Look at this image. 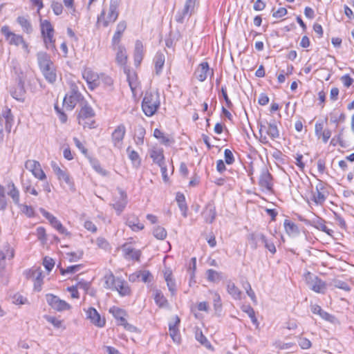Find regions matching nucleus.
Masks as SVG:
<instances>
[{
  "label": "nucleus",
  "mask_w": 354,
  "mask_h": 354,
  "mask_svg": "<svg viewBox=\"0 0 354 354\" xmlns=\"http://www.w3.org/2000/svg\"><path fill=\"white\" fill-rule=\"evenodd\" d=\"M8 195L11 197L12 201L19 205V191L12 182L7 185Z\"/></svg>",
  "instance_id": "nucleus-31"
},
{
  "label": "nucleus",
  "mask_w": 354,
  "mask_h": 354,
  "mask_svg": "<svg viewBox=\"0 0 354 354\" xmlns=\"http://www.w3.org/2000/svg\"><path fill=\"white\" fill-rule=\"evenodd\" d=\"M28 278L31 279L34 282V289L40 291L43 283L42 271L39 268L29 270L26 272Z\"/></svg>",
  "instance_id": "nucleus-18"
},
{
  "label": "nucleus",
  "mask_w": 354,
  "mask_h": 354,
  "mask_svg": "<svg viewBox=\"0 0 354 354\" xmlns=\"http://www.w3.org/2000/svg\"><path fill=\"white\" fill-rule=\"evenodd\" d=\"M259 184L263 191L270 192L272 189V176L266 168H263L261 171Z\"/></svg>",
  "instance_id": "nucleus-20"
},
{
  "label": "nucleus",
  "mask_w": 354,
  "mask_h": 354,
  "mask_svg": "<svg viewBox=\"0 0 354 354\" xmlns=\"http://www.w3.org/2000/svg\"><path fill=\"white\" fill-rule=\"evenodd\" d=\"M178 207L184 217L187 216V206L185 203V196L181 193H177L176 197Z\"/></svg>",
  "instance_id": "nucleus-48"
},
{
  "label": "nucleus",
  "mask_w": 354,
  "mask_h": 354,
  "mask_svg": "<svg viewBox=\"0 0 354 354\" xmlns=\"http://www.w3.org/2000/svg\"><path fill=\"white\" fill-rule=\"evenodd\" d=\"M143 57V45L140 41H136L135 44L134 61L136 65H139Z\"/></svg>",
  "instance_id": "nucleus-38"
},
{
  "label": "nucleus",
  "mask_w": 354,
  "mask_h": 354,
  "mask_svg": "<svg viewBox=\"0 0 354 354\" xmlns=\"http://www.w3.org/2000/svg\"><path fill=\"white\" fill-rule=\"evenodd\" d=\"M81 268V265H74L67 267L66 269H61V273L62 274H72L75 273L78 271H80Z\"/></svg>",
  "instance_id": "nucleus-60"
},
{
  "label": "nucleus",
  "mask_w": 354,
  "mask_h": 354,
  "mask_svg": "<svg viewBox=\"0 0 354 354\" xmlns=\"http://www.w3.org/2000/svg\"><path fill=\"white\" fill-rule=\"evenodd\" d=\"M119 2L118 0H111L108 8L105 7L97 17V24L104 27L113 23L118 17V8Z\"/></svg>",
  "instance_id": "nucleus-4"
},
{
  "label": "nucleus",
  "mask_w": 354,
  "mask_h": 354,
  "mask_svg": "<svg viewBox=\"0 0 354 354\" xmlns=\"http://www.w3.org/2000/svg\"><path fill=\"white\" fill-rule=\"evenodd\" d=\"M95 243L99 248L104 251H110L111 249L109 243L103 237L97 238Z\"/></svg>",
  "instance_id": "nucleus-52"
},
{
  "label": "nucleus",
  "mask_w": 354,
  "mask_h": 354,
  "mask_svg": "<svg viewBox=\"0 0 354 354\" xmlns=\"http://www.w3.org/2000/svg\"><path fill=\"white\" fill-rule=\"evenodd\" d=\"M273 346L275 347V348L280 349V350H288L292 348V347L295 346V344L294 343H285L282 341L277 340L274 342L273 344Z\"/></svg>",
  "instance_id": "nucleus-56"
},
{
  "label": "nucleus",
  "mask_w": 354,
  "mask_h": 354,
  "mask_svg": "<svg viewBox=\"0 0 354 354\" xmlns=\"http://www.w3.org/2000/svg\"><path fill=\"white\" fill-rule=\"evenodd\" d=\"M44 318L48 322L50 323L55 328L64 329L65 328V327L63 325L62 320H60L55 317L50 315H45Z\"/></svg>",
  "instance_id": "nucleus-49"
},
{
  "label": "nucleus",
  "mask_w": 354,
  "mask_h": 354,
  "mask_svg": "<svg viewBox=\"0 0 354 354\" xmlns=\"http://www.w3.org/2000/svg\"><path fill=\"white\" fill-rule=\"evenodd\" d=\"M137 277L145 283L151 281L153 278L151 274L148 270H140L137 272Z\"/></svg>",
  "instance_id": "nucleus-55"
},
{
  "label": "nucleus",
  "mask_w": 354,
  "mask_h": 354,
  "mask_svg": "<svg viewBox=\"0 0 354 354\" xmlns=\"http://www.w3.org/2000/svg\"><path fill=\"white\" fill-rule=\"evenodd\" d=\"M50 165L57 179L60 178L62 176H64V174L68 171L66 169L61 168L58 164L54 161L51 162Z\"/></svg>",
  "instance_id": "nucleus-54"
},
{
  "label": "nucleus",
  "mask_w": 354,
  "mask_h": 354,
  "mask_svg": "<svg viewBox=\"0 0 354 354\" xmlns=\"http://www.w3.org/2000/svg\"><path fill=\"white\" fill-rule=\"evenodd\" d=\"M17 23L21 26L23 31L27 34L32 32V25L30 21L25 17H19L17 19Z\"/></svg>",
  "instance_id": "nucleus-41"
},
{
  "label": "nucleus",
  "mask_w": 354,
  "mask_h": 354,
  "mask_svg": "<svg viewBox=\"0 0 354 354\" xmlns=\"http://www.w3.org/2000/svg\"><path fill=\"white\" fill-rule=\"evenodd\" d=\"M81 106L82 107L77 116L78 123L83 126L84 128H94L95 122L93 118L95 115V112L93 109L86 102H81Z\"/></svg>",
  "instance_id": "nucleus-6"
},
{
  "label": "nucleus",
  "mask_w": 354,
  "mask_h": 354,
  "mask_svg": "<svg viewBox=\"0 0 354 354\" xmlns=\"http://www.w3.org/2000/svg\"><path fill=\"white\" fill-rule=\"evenodd\" d=\"M160 105V95L156 90H150L145 93L142 102V109L144 113L151 117L153 115Z\"/></svg>",
  "instance_id": "nucleus-2"
},
{
  "label": "nucleus",
  "mask_w": 354,
  "mask_h": 354,
  "mask_svg": "<svg viewBox=\"0 0 354 354\" xmlns=\"http://www.w3.org/2000/svg\"><path fill=\"white\" fill-rule=\"evenodd\" d=\"M153 236L159 240H164L167 237V231L160 226H156L153 230Z\"/></svg>",
  "instance_id": "nucleus-51"
},
{
  "label": "nucleus",
  "mask_w": 354,
  "mask_h": 354,
  "mask_svg": "<svg viewBox=\"0 0 354 354\" xmlns=\"http://www.w3.org/2000/svg\"><path fill=\"white\" fill-rule=\"evenodd\" d=\"M328 192L324 184L319 181L315 186V190L312 192L311 201L316 205H322L327 198Z\"/></svg>",
  "instance_id": "nucleus-11"
},
{
  "label": "nucleus",
  "mask_w": 354,
  "mask_h": 354,
  "mask_svg": "<svg viewBox=\"0 0 354 354\" xmlns=\"http://www.w3.org/2000/svg\"><path fill=\"white\" fill-rule=\"evenodd\" d=\"M123 256L127 259L139 260L141 252L129 245H124L122 248Z\"/></svg>",
  "instance_id": "nucleus-27"
},
{
  "label": "nucleus",
  "mask_w": 354,
  "mask_h": 354,
  "mask_svg": "<svg viewBox=\"0 0 354 354\" xmlns=\"http://www.w3.org/2000/svg\"><path fill=\"white\" fill-rule=\"evenodd\" d=\"M298 344L302 349H308L311 347V342L306 337H299Z\"/></svg>",
  "instance_id": "nucleus-64"
},
{
  "label": "nucleus",
  "mask_w": 354,
  "mask_h": 354,
  "mask_svg": "<svg viewBox=\"0 0 354 354\" xmlns=\"http://www.w3.org/2000/svg\"><path fill=\"white\" fill-rule=\"evenodd\" d=\"M84 310L86 313V319L89 320L92 324L98 328H102L105 326V318L102 317L95 308L90 307Z\"/></svg>",
  "instance_id": "nucleus-15"
},
{
  "label": "nucleus",
  "mask_w": 354,
  "mask_h": 354,
  "mask_svg": "<svg viewBox=\"0 0 354 354\" xmlns=\"http://www.w3.org/2000/svg\"><path fill=\"white\" fill-rule=\"evenodd\" d=\"M58 180L64 182L71 191L75 190L74 181L68 171Z\"/></svg>",
  "instance_id": "nucleus-53"
},
{
  "label": "nucleus",
  "mask_w": 354,
  "mask_h": 354,
  "mask_svg": "<svg viewBox=\"0 0 354 354\" xmlns=\"http://www.w3.org/2000/svg\"><path fill=\"white\" fill-rule=\"evenodd\" d=\"M196 339L200 342L203 346L209 350H213V347L206 337L203 334L201 330H196L195 333Z\"/></svg>",
  "instance_id": "nucleus-44"
},
{
  "label": "nucleus",
  "mask_w": 354,
  "mask_h": 354,
  "mask_svg": "<svg viewBox=\"0 0 354 354\" xmlns=\"http://www.w3.org/2000/svg\"><path fill=\"white\" fill-rule=\"evenodd\" d=\"M260 140L263 143L268 142L266 134L272 139L279 138V133L275 124L266 123L259 124Z\"/></svg>",
  "instance_id": "nucleus-9"
},
{
  "label": "nucleus",
  "mask_w": 354,
  "mask_h": 354,
  "mask_svg": "<svg viewBox=\"0 0 354 354\" xmlns=\"http://www.w3.org/2000/svg\"><path fill=\"white\" fill-rule=\"evenodd\" d=\"M21 186L25 193H29L34 196L38 195V192L32 186V181L30 178H25L24 176H21Z\"/></svg>",
  "instance_id": "nucleus-35"
},
{
  "label": "nucleus",
  "mask_w": 354,
  "mask_h": 354,
  "mask_svg": "<svg viewBox=\"0 0 354 354\" xmlns=\"http://www.w3.org/2000/svg\"><path fill=\"white\" fill-rule=\"evenodd\" d=\"M15 257V249L9 243L4 244L0 248V270H4L6 260H11Z\"/></svg>",
  "instance_id": "nucleus-17"
},
{
  "label": "nucleus",
  "mask_w": 354,
  "mask_h": 354,
  "mask_svg": "<svg viewBox=\"0 0 354 354\" xmlns=\"http://www.w3.org/2000/svg\"><path fill=\"white\" fill-rule=\"evenodd\" d=\"M41 32L46 48L55 50L54 28L48 20H40Z\"/></svg>",
  "instance_id": "nucleus-7"
},
{
  "label": "nucleus",
  "mask_w": 354,
  "mask_h": 354,
  "mask_svg": "<svg viewBox=\"0 0 354 354\" xmlns=\"http://www.w3.org/2000/svg\"><path fill=\"white\" fill-rule=\"evenodd\" d=\"M153 299L155 303L160 308H167L169 306V303L163 293L160 290H155L153 291Z\"/></svg>",
  "instance_id": "nucleus-30"
},
{
  "label": "nucleus",
  "mask_w": 354,
  "mask_h": 354,
  "mask_svg": "<svg viewBox=\"0 0 354 354\" xmlns=\"http://www.w3.org/2000/svg\"><path fill=\"white\" fill-rule=\"evenodd\" d=\"M308 224L328 234H330V232H332L326 226L325 221L319 217H316L308 221Z\"/></svg>",
  "instance_id": "nucleus-32"
},
{
  "label": "nucleus",
  "mask_w": 354,
  "mask_h": 354,
  "mask_svg": "<svg viewBox=\"0 0 354 354\" xmlns=\"http://www.w3.org/2000/svg\"><path fill=\"white\" fill-rule=\"evenodd\" d=\"M0 32L8 44L15 46H21L26 55L30 53L29 45L25 41L23 36L12 32L8 26H3L1 28Z\"/></svg>",
  "instance_id": "nucleus-3"
},
{
  "label": "nucleus",
  "mask_w": 354,
  "mask_h": 354,
  "mask_svg": "<svg viewBox=\"0 0 354 354\" xmlns=\"http://www.w3.org/2000/svg\"><path fill=\"white\" fill-rule=\"evenodd\" d=\"M127 79L132 92L135 94L138 87V82L135 73H128Z\"/></svg>",
  "instance_id": "nucleus-50"
},
{
  "label": "nucleus",
  "mask_w": 354,
  "mask_h": 354,
  "mask_svg": "<svg viewBox=\"0 0 354 354\" xmlns=\"http://www.w3.org/2000/svg\"><path fill=\"white\" fill-rule=\"evenodd\" d=\"M155 70L156 74H160L165 64V55L162 53H158L154 57Z\"/></svg>",
  "instance_id": "nucleus-43"
},
{
  "label": "nucleus",
  "mask_w": 354,
  "mask_h": 354,
  "mask_svg": "<svg viewBox=\"0 0 354 354\" xmlns=\"http://www.w3.org/2000/svg\"><path fill=\"white\" fill-rule=\"evenodd\" d=\"M126 133V127L121 124L117 126L111 134V142L114 147L121 149L123 145V140Z\"/></svg>",
  "instance_id": "nucleus-16"
},
{
  "label": "nucleus",
  "mask_w": 354,
  "mask_h": 354,
  "mask_svg": "<svg viewBox=\"0 0 354 354\" xmlns=\"http://www.w3.org/2000/svg\"><path fill=\"white\" fill-rule=\"evenodd\" d=\"M27 302V299L20 294H15L12 297V303L16 305H23Z\"/></svg>",
  "instance_id": "nucleus-61"
},
{
  "label": "nucleus",
  "mask_w": 354,
  "mask_h": 354,
  "mask_svg": "<svg viewBox=\"0 0 354 354\" xmlns=\"http://www.w3.org/2000/svg\"><path fill=\"white\" fill-rule=\"evenodd\" d=\"M14 118L11 113V110L8 107H5L0 112V141H3L4 138V131L9 133L13 124Z\"/></svg>",
  "instance_id": "nucleus-8"
},
{
  "label": "nucleus",
  "mask_w": 354,
  "mask_h": 354,
  "mask_svg": "<svg viewBox=\"0 0 354 354\" xmlns=\"http://www.w3.org/2000/svg\"><path fill=\"white\" fill-rule=\"evenodd\" d=\"M46 299L51 308L57 311L62 312L71 308V306L69 304L54 295L48 294L46 296Z\"/></svg>",
  "instance_id": "nucleus-12"
},
{
  "label": "nucleus",
  "mask_w": 354,
  "mask_h": 354,
  "mask_svg": "<svg viewBox=\"0 0 354 354\" xmlns=\"http://www.w3.org/2000/svg\"><path fill=\"white\" fill-rule=\"evenodd\" d=\"M39 212L48 221L50 224L59 232V233L66 236L70 235V233L68 232L66 227H64L60 221L52 214L43 208H40Z\"/></svg>",
  "instance_id": "nucleus-14"
},
{
  "label": "nucleus",
  "mask_w": 354,
  "mask_h": 354,
  "mask_svg": "<svg viewBox=\"0 0 354 354\" xmlns=\"http://www.w3.org/2000/svg\"><path fill=\"white\" fill-rule=\"evenodd\" d=\"M305 280L309 288L317 293H324L326 289V285L324 281L317 276L307 272L305 276Z\"/></svg>",
  "instance_id": "nucleus-10"
},
{
  "label": "nucleus",
  "mask_w": 354,
  "mask_h": 354,
  "mask_svg": "<svg viewBox=\"0 0 354 354\" xmlns=\"http://www.w3.org/2000/svg\"><path fill=\"white\" fill-rule=\"evenodd\" d=\"M257 239L258 241L264 244L265 247L272 253L274 254L276 252V248L274 244L268 241L266 237L263 234H259L257 236Z\"/></svg>",
  "instance_id": "nucleus-42"
},
{
  "label": "nucleus",
  "mask_w": 354,
  "mask_h": 354,
  "mask_svg": "<svg viewBox=\"0 0 354 354\" xmlns=\"http://www.w3.org/2000/svg\"><path fill=\"white\" fill-rule=\"evenodd\" d=\"M127 27L125 21H120L116 28V31L113 37V45L120 44V38L122 37V33L125 30Z\"/></svg>",
  "instance_id": "nucleus-36"
},
{
  "label": "nucleus",
  "mask_w": 354,
  "mask_h": 354,
  "mask_svg": "<svg viewBox=\"0 0 354 354\" xmlns=\"http://www.w3.org/2000/svg\"><path fill=\"white\" fill-rule=\"evenodd\" d=\"M163 275L169 291L171 292V295H174L176 292V283L173 276L171 269L169 268H165L163 270Z\"/></svg>",
  "instance_id": "nucleus-21"
},
{
  "label": "nucleus",
  "mask_w": 354,
  "mask_h": 354,
  "mask_svg": "<svg viewBox=\"0 0 354 354\" xmlns=\"http://www.w3.org/2000/svg\"><path fill=\"white\" fill-rule=\"evenodd\" d=\"M169 335L173 341L177 344H179L180 342V335L179 333L178 328H173L172 326H170L169 328Z\"/></svg>",
  "instance_id": "nucleus-58"
},
{
  "label": "nucleus",
  "mask_w": 354,
  "mask_h": 354,
  "mask_svg": "<svg viewBox=\"0 0 354 354\" xmlns=\"http://www.w3.org/2000/svg\"><path fill=\"white\" fill-rule=\"evenodd\" d=\"M127 153L133 166L136 168H138L141 164V160L138 153L135 150L130 149L129 147L127 149Z\"/></svg>",
  "instance_id": "nucleus-45"
},
{
  "label": "nucleus",
  "mask_w": 354,
  "mask_h": 354,
  "mask_svg": "<svg viewBox=\"0 0 354 354\" xmlns=\"http://www.w3.org/2000/svg\"><path fill=\"white\" fill-rule=\"evenodd\" d=\"M153 136L158 139L160 142L165 145H168L172 142L171 138L169 136L165 135L158 129H156L154 130Z\"/></svg>",
  "instance_id": "nucleus-46"
},
{
  "label": "nucleus",
  "mask_w": 354,
  "mask_h": 354,
  "mask_svg": "<svg viewBox=\"0 0 354 354\" xmlns=\"http://www.w3.org/2000/svg\"><path fill=\"white\" fill-rule=\"evenodd\" d=\"M82 76L91 88L97 87L101 83V75H98L89 68L84 71Z\"/></svg>",
  "instance_id": "nucleus-19"
},
{
  "label": "nucleus",
  "mask_w": 354,
  "mask_h": 354,
  "mask_svg": "<svg viewBox=\"0 0 354 354\" xmlns=\"http://www.w3.org/2000/svg\"><path fill=\"white\" fill-rule=\"evenodd\" d=\"M18 206L20 207L21 211L28 217H32L34 216L35 211L31 206L21 204H19Z\"/></svg>",
  "instance_id": "nucleus-59"
},
{
  "label": "nucleus",
  "mask_w": 354,
  "mask_h": 354,
  "mask_svg": "<svg viewBox=\"0 0 354 354\" xmlns=\"http://www.w3.org/2000/svg\"><path fill=\"white\" fill-rule=\"evenodd\" d=\"M125 223L133 232H138L142 230L145 227L144 224L140 223L139 218L133 214L128 215L127 216Z\"/></svg>",
  "instance_id": "nucleus-25"
},
{
  "label": "nucleus",
  "mask_w": 354,
  "mask_h": 354,
  "mask_svg": "<svg viewBox=\"0 0 354 354\" xmlns=\"http://www.w3.org/2000/svg\"><path fill=\"white\" fill-rule=\"evenodd\" d=\"M227 292L235 299H241V292L232 282H229L227 285Z\"/></svg>",
  "instance_id": "nucleus-47"
},
{
  "label": "nucleus",
  "mask_w": 354,
  "mask_h": 354,
  "mask_svg": "<svg viewBox=\"0 0 354 354\" xmlns=\"http://www.w3.org/2000/svg\"><path fill=\"white\" fill-rule=\"evenodd\" d=\"M109 313L118 321L119 325H121L126 321V313L122 309L116 306H113L110 308Z\"/></svg>",
  "instance_id": "nucleus-34"
},
{
  "label": "nucleus",
  "mask_w": 354,
  "mask_h": 354,
  "mask_svg": "<svg viewBox=\"0 0 354 354\" xmlns=\"http://www.w3.org/2000/svg\"><path fill=\"white\" fill-rule=\"evenodd\" d=\"M284 227L289 236H296L299 234L297 225L289 220H285Z\"/></svg>",
  "instance_id": "nucleus-37"
},
{
  "label": "nucleus",
  "mask_w": 354,
  "mask_h": 354,
  "mask_svg": "<svg viewBox=\"0 0 354 354\" xmlns=\"http://www.w3.org/2000/svg\"><path fill=\"white\" fill-rule=\"evenodd\" d=\"M36 234L39 240H40L43 243H46L47 239H46V230L43 227H39L37 228L36 230Z\"/></svg>",
  "instance_id": "nucleus-63"
},
{
  "label": "nucleus",
  "mask_w": 354,
  "mask_h": 354,
  "mask_svg": "<svg viewBox=\"0 0 354 354\" xmlns=\"http://www.w3.org/2000/svg\"><path fill=\"white\" fill-rule=\"evenodd\" d=\"M39 68L45 79L50 83L56 81L57 74L55 65L50 56L44 52H39L37 55Z\"/></svg>",
  "instance_id": "nucleus-1"
},
{
  "label": "nucleus",
  "mask_w": 354,
  "mask_h": 354,
  "mask_svg": "<svg viewBox=\"0 0 354 354\" xmlns=\"http://www.w3.org/2000/svg\"><path fill=\"white\" fill-rule=\"evenodd\" d=\"M203 216L207 223H212L216 218L215 207L211 204L207 205L203 212Z\"/></svg>",
  "instance_id": "nucleus-33"
},
{
  "label": "nucleus",
  "mask_w": 354,
  "mask_h": 354,
  "mask_svg": "<svg viewBox=\"0 0 354 354\" xmlns=\"http://www.w3.org/2000/svg\"><path fill=\"white\" fill-rule=\"evenodd\" d=\"M196 0H186L184 8L183 10V16H179L177 18V21L179 22L183 21V19L185 16L190 14L194 8Z\"/></svg>",
  "instance_id": "nucleus-39"
},
{
  "label": "nucleus",
  "mask_w": 354,
  "mask_h": 354,
  "mask_svg": "<svg viewBox=\"0 0 354 354\" xmlns=\"http://www.w3.org/2000/svg\"><path fill=\"white\" fill-rule=\"evenodd\" d=\"M310 310L313 313L319 315L320 317H322L323 319L327 322H329L330 323H334L335 322V317L330 315L327 312L323 310L319 305H311Z\"/></svg>",
  "instance_id": "nucleus-28"
},
{
  "label": "nucleus",
  "mask_w": 354,
  "mask_h": 354,
  "mask_svg": "<svg viewBox=\"0 0 354 354\" xmlns=\"http://www.w3.org/2000/svg\"><path fill=\"white\" fill-rule=\"evenodd\" d=\"M149 153L154 163L158 165H162L165 163V156L162 148L153 146L149 149Z\"/></svg>",
  "instance_id": "nucleus-24"
},
{
  "label": "nucleus",
  "mask_w": 354,
  "mask_h": 354,
  "mask_svg": "<svg viewBox=\"0 0 354 354\" xmlns=\"http://www.w3.org/2000/svg\"><path fill=\"white\" fill-rule=\"evenodd\" d=\"M127 204V194L124 192L120 189L118 191V196L115 198L114 203L112 205L118 214H120L125 208Z\"/></svg>",
  "instance_id": "nucleus-22"
},
{
  "label": "nucleus",
  "mask_w": 354,
  "mask_h": 354,
  "mask_svg": "<svg viewBox=\"0 0 354 354\" xmlns=\"http://www.w3.org/2000/svg\"><path fill=\"white\" fill-rule=\"evenodd\" d=\"M209 74L210 70L207 62L200 64L194 73L196 78L200 82L205 81Z\"/></svg>",
  "instance_id": "nucleus-26"
},
{
  "label": "nucleus",
  "mask_w": 354,
  "mask_h": 354,
  "mask_svg": "<svg viewBox=\"0 0 354 354\" xmlns=\"http://www.w3.org/2000/svg\"><path fill=\"white\" fill-rule=\"evenodd\" d=\"M113 289L116 290L122 296L128 295L131 292L128 283L120 278H117L116 281H115Z\"/></svg>",
  "instance_id": "nucleus-29"
},
{
  "label": "nucleus",
  "mask_w": 354,
  "mask_h": 354,
  "mask_svg": "<svg viewBox=\"0 0 354 354\" xmlns=\"http://www.w3.org/2000/svg\"><path fill=\"white\" fill-rule=\"evenodd\" d=\"M69 85L70 91L67 93L64 99V106L68 110H72L79 102H83L82 95L79 92L78 85L79 82L75 80H70L68 82Z\"/></svg>",
  "instance_id": "nucleus-5"
},
{
  "label": "nucleus",
  "mask_w": 354,
  "mask_h": 354,
  "mask_svg": "<svg viewBox=\"0 0 354 354\" xmlns=\"http://www.w3.org/2000/svg\"><path fill=\"white\" fill-rule=\"evenodd\" d=\"M225 162L227 165H232L234 162V155L230 149H226L224 151Z\"/></svg>",
  "instance_id": "nucleus-62"
},
{
  "label": "nucleus",
  "mask_w": 354,
  "mask_h": 354,
  "mask_svg": "<svg viewBox=\"0 0 354 354\" xmlns=\"http://www.w3.org/2000/svg\"><path fill=\"white\" fill-rule=\"evenodd\" d=\"M25 167L30 171L35 178L41 181L46 180V175L43 171L40 163L35 160H28L25 162Z\"/></svg>",
  "instance_id": "nucleus-13"
},
{
  "label": "nucleus",
  "mask_w": 354,
  "mask_h": 354,
  "mask_svg": "<svg viewBox=\"0 0 354 354\" xmlns=\"http://www.w3.org/2000/svg\"><path fill=\"white\" fill-rule=\"evenodd\" d=\"M113 46L114 50L116 52V62L121 66H126L128 59L126 48L120 44H116Z\"/></svg>",
  "instance_id": "nucleus-23"
},
{
  "label": "nucleus",
  "mask_w": 354,
  "mask_h": 354,
  "mask_svg": "<svg viewBox=\"0 0 354 354\" xmlns=\"http://www.w3.org/2000/svg\"><path fill=\"white\" fill-rule=\"evenodd\" d=\"M11 95L17 101L24 102L25 99V90L23 85L18 84L17 87L11 91Z\"/></svg>",
  "instance_id": "nucleus-40"
},
{
  "label": "nucleus",
  "mask_w": 354,
  "mask_h": 354,
  "mask_svg": "<svg viewBox=\"0 0 354 354\" xmlns=\"http://www.w3.org/2000/svg\"><path fill=\"white\" fill-rule=\"evenodd\" d=\"M105 279V285L106 288L109 289H113L115 286V281H116L117 278H115V277L112 274H107L104 277Z\"/></svg>",
  "instance_id": "nucleus-57"
}]
</instances>
